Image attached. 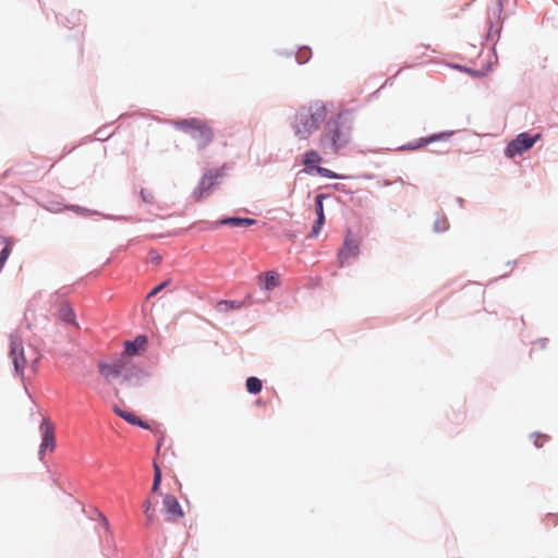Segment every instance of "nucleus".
Here are the masks:
<instances>
[{
  "instance_id": "8",
  "label": "nucleus",
  "mask_w": 558,
  "mask_h": 558,
  "mask_svg": "<svg viewBox=\"0 0 558 558\" xmlns=\"http://www.w3.org/2000/svg\"><path fill=\"white\" fill-rule=\"evenodd\" d=\"M360 254V241L351 233L347 234L342 247L338 252V260L340 266L351 258Z\"/></svg>"
},
{
  "instance_id": "28",
  "label": "nucleus",
  "mask_w": 558,
  "mask_h": 558,
  "mask_svg": "<svg viewBox=\"0 0 558 558\" xmlns=\"http://www.w3.org/2000/svg\"><path fill=\"white\" fill-rule=\"evenodd\" d=\"M93 513L95 514V517H90L92 520H100L104 522L107 521L106 517L101 512H99L97 509H94Z\"/></svg>"
},
{
  "instance_id": "13",
  "label": "nucleus",
  "mask_w": 558,
  "mask_h": 558,
  "mask_svg": "<svg viewBox=\"0 0 558 558\" xmlns=\"http://www.w3.org/2000/svg\"><path fill=\"white\" fill-rule=\"evenodd\" d=\"M264 289L272 290L279 286V275L276 271H267L259 277Z\"/></svg>"
},
{
  "instance_id": "32",
  "label": "nucleus",
  "mask_w": 558,
  "mask_h": 558,
  "mask_svg": "<svg viewBox=\"0 0 558 558\" xmlns=\"http://www.w3.org/2000/svg\"><path fill=\"white\" fill-rule=\"evenodd\" d=\"M124 380L131 383V376L129 374L124 375Z\"/></svg>"
},
{
  "instance_id": "21",
  "label": "nucleus",
  "mask_w": 558,
  "mask_h": 558,
  "mask_svg": "<svg viewBox=\"0 0 558 558\" xmlns=\"http://www.w3.org/2000/svg\"><path fill=\"white\" fill-rule=\"evenodd\" d=\"M327 197L325 194H318L315 197V213L317 218H325L323 201Z\"/></svg>"
},
{
  "instance_id": "19",
  "label": "nucleus",
  "mask_w": 558,
  "mask_h": 558,
  "mask_svg": "<svg viewBox=\"0 0 558 558\" xmlns=\"http://www.w3.org/2000/svg\"><path fill=\"white\" fill-rule=\"evenodd\" d=\"M322 161V157L316 150H308L304 155L303 162L305 166H311Z\"/></svg>"
},
{
  "instance_id": "17",
  "label": "nucleus",
  "mask_w": 558,
  "mask_h": 558,
  "mask_svg": "<svg viewBox=\"0 0 558 558\" xmlns=\"http://www.w3.org/2000/svg\"><path fill=\"white\" fill-rule=\"evenodd\" d=\"M242 306H243L242 302L223 300V301H220L217 303L216 310L220 313H227L231 310H239Z\"/></svg>"
},
{
  "instance_id": "6",
  "label": "nucleus",
  "mask_w": 558,
  "mask_h": 558,
  "mask_svg": "<svg viewBox=\"0 0 558 558\" xmlns=\"http://www.w3.org/2000/svg\"><path fill=\"white\" fill-rule=\"evenodd\" d=\"M539 137L541 134H536L534 136H531L527 133L519 134L506 147V156L513 158L517 155L523 154L524 151L529 150Z\"/></svg>"
},
{
  "instance_id": "2",
  "label": "nucleus",
  "mask_w": 558,
  "mask_h": 558,
  "mask_svg": "<svg viewBox=\"0 0 558 558\" xmlns=\"http://www.w3.org/2000/svg\"><path fill=\"white\" fill-rule=\"evenodd\" d=\"M340 117L329 120L320 135V146L325 153L338 154L351 140L349 126L340 122Z\"/></svg>"
},
{
  "instance_id": "12",
  "label": "nucleus",
  "mask_w": 558,
  "mask_h": 558,
  "mask_svg": "<svg viewBox=\"0 0 558 558\" xmlns=\"http://www.w3.org/2000/svg\"><path fill=\"white\" fill-rule=\"evenodd\" d=\"M449 135H450L449 133H439V134H434L428 137H422V138L417 140L416 142L409 144L408 149L414 150V149L425 147L426 145H428L433 142L447 138Z\"/></svg>"
},
{
  "instance_id": "10",
  "label": "nucleus",
  "mask_w": 558,
  "mask_h": 558,
  "mask_svg": "<svg viewBox=\"0 0 558 558\" xmlns=\"http://www.w3.org/2000/svg\"><path fill=\"white\" fill-rule=\"evenodd\" d=\"M163 509L167 514V519L170 521H178L184 517L181 505L172 495H166L163 497Z\"/></svg>"
},
{
  "instance_id": "5",
  "label": "nucleus",
  "mask_w": 558,
  "mask_h": 558,
  "mask_svg": "<svg viewBox=\"0 0 558 558\" xmlns=\"http://www.w3.org/2000/svg\"><path fill=\"white\" fill-rule=\"evenodd\" d=\"M129 362L130 361L125 360V356H119L110 361L100 360L97 363V368L105 380L110 383L111 380L122 376L124 371L128 368Z\"/></svg>"
},
{
  "instance_id": "18",
  "label": "nucleus",
  "mask_w": 558,
  "mask_h": 558,
  "mask_svg": "<svg viewBox=\"0 0 558 558\" xmlns=\"http://www.w3.org/2000/svg\"><path fill=\"white\" fill-rule=\"evenodd\" d=\"M262 387L263 384L259 378L252 376L246 379V389L248 392L256 395L260 392Z\"/></svg>"
},
{
  "instance_id": "4",
  "label": "nucleus",
  "mask_w": 558,
  "mask_h": 558,
  "mask_svg": "<svg viewBox=\"0 0 558 558\" xmlns=\"http://www.w3.org/2000/svg\"><path fill=\"white\" fill-rule=\"evenodd\" d=\"M10 356L12 359L15 373L23 376L26 367H31L33 373H36L39 354L34 349H31L28 356H26L22 342L15 336L10 337Z\"/></svg>"
},
{
  "instance_id": "31",
  "label": "nucleus",
  "mask_w": 558,
  "mask_h": 558,
  "mask_svg": "<svg viewBox=\"0 0 558 558\" xmlns=\"http://www.w3.org/2000/svg\"><path fill=\"white\" fill-rule=\"evenodd\" d=\"M446 229H447V222L446 221L442 222L441 227H440V223H438V222L435 223V230L436 231H441V230H446Z\"/></svg>"
},
{
  "instance_id": "30",
  "label": "nucleus",
  "mask_w": 558,
  "mask_h": 558,
  "mask_svg": "<svg viewBox=\"0 0 558 558\" xmlns=\"http://www.w3.org/2000/svg\"><path fill=\"white\" fill-rule=\"evenodd\" d=\"M167 284V282H163L157 287H155L150 292H149V296H153L155 294H157L159 291H161L163 289V287Z\"/></svg>"
},
{
  "instance_id": "11",
  "label": "nucleus",
  "mask_w": 558,
  "mask_h": 558,
  "mask_svg": "<svg viewBox=\"0 0 558 558\" xmlns=\"http://www.w3.org/2000/svg\"><path fill=\"white\" fill-rule=\"evenodd\" d=\"M147 340L144 336L136 337L133 341L124 342V351L120 356H125L129 361L131 356L137 355L143 352L146 348Z\"/></svg>"
},
{
  "instance_id": "1",
  "label": "nucleus",
  "mask_w": 558,
  "mask_h": 558,
  "mask_svg": "<svg viewBox=\"0 0 558 558\" xmlns=\"http://www.w3.org/2000/svg\"><path fill=\"white\" fill-rule=\"evenodd\" d=\"M327 108L322 101H314L302 106L294 116L293 130L298 137L307 138L326 120Z\"/></svg>"
},
{
  "instance_id": "9",
  "label": "nucleus",
  "mask_w": 558,
  "mask_h": 558,
  "mask_svg": "<svg viewBox=\"0 0 558 558\" xmlns=\"http://www.w3.org/2000/svg\"><path fill=\"white\" fill-rule=\"evenodd\" d=\"M40 432L43 435V441L39 451L40 454H43L46 450L53 451L56 448L54 426L48 418L43 420L40 424Z\"/></svg>"
},
{
  "instance_id": "20",
  "label": "nucleus",
  "mask_w": 558,
  "mask_h": 558,
  "mask_svg": "<svg viewBox=\"0 0 558 558\" xmlns=\"http://www.w3.org/2000/svg\"><path fill=\"white\" fill-rule=\"evenodd\" d=\"M161 483V470L157 462H154V482L151 486V493H156L159 489Z\"/></svg>"
},
{
  "instance_id": "7",
  "label": "nucleus",
  "mask_w": 558,
  "mask_h": 558,
  "mask_svg": "<svg viewBox=\"0 0 558 558\" xmlns=\"http://www.w3.org/2000/svg\"><path fill=\"white\" fill-rule=\"evenodd\" d=\"M218 178L219 174L213 171H208L203 175L198 186L193 193L196 202H202L210 195L213 187L217 184Z\"/></svg>"
},
{
  "instance_id": "25",
  "label": "nucleus",
  "mask_w": 558,
  "mask_h": 558,
  "mask_svg": "<svg viewBox=\"0 0 558 558\" xmlns=\"http://www.w3.org/2000/svg\"><path fill=\"white\" fill-rule=\"evenodd\" d=\"M11 245L10 243L8 242L5 244V246L2 248V251L0 252V270L3 268L7 259L9 258L10 254H11Z\"/></svg>"
},
{
  "instance_id": "3",
  "label": "nucleus",
  "mask_w": 558,
  "mask_h": 558,
  "mask_svg": "<svg viewBox=\"0 0 558 558\" xmlns=\"http://www.w3.org/2000/svg\"><path fill=\"white\" fill-rule=\"evenodd\" d=\"M174 126L187 133L196 142L199 149L207 147L214 138V132L208 123L197 118L177 121Z\"/></svg>"
},
{
  "instance_id": "14",
  "label": "nucleus",
  "mask_w": 558,
  "mask_h": 558,
  "mask_svg": "<svg viewBox=\"0 0 558 558\" xmlns=\"http://www.w3.org/2000/svg\"><path fill=\"white\" fill-rule=\"evenodd\" d=\"M114 412L120 417H122L123 420L129 422L130 424L137 425V426H141L143 428H148V424L147 423H145L144 421H142L141 418H138L135 414H133L131 412H126V411H123V410L118 409V408L114 409Z\"/></svg>"
},
{
  "instance_id": "16",
  "label": "nucleus",
  "mask_w": 558,
  "mask_h": 558,
  "mask_svg": "<svg viewBox=\"0 0 558 558\" xmlns=\"http://www.w3.org/2000/svg\"><path fill=\"white\" fill-rule=\"evenodd\" d=\"M59 318L66 324H75V314L69 304H62L59 310Z\"/></svg>"
},
{
  "instance_id": "22",
  "label": "nucleus",
  "mask_w": 558,
  "mask_h": 558,
  "mask_svg": "<svg viewBox=\"0 0 558 558\" xmlns=\"http://www.w3.org/2000/svg\"><path fill=\"white\" fill-rule=\"evenodd\" d=\"M313 169L316 171V173H318L319 175H322L324 178H328V179L341 178L339 174L335 173L333 171H331L327 168L320 167V166H315Z\"/></svg>"
},
{
  "instance_id": "29",
  "label": "nucleus",
  "mask_w": 558,
  "mask_h": 558,
  "mask_svg": "<svg viewBox=\"0 0 558 558\" xmlns=\"http://www.w3.org/2000/svg\"><path fill=\"white\" fill-rule=\"evenodd\" d=\"M534 437H535V440H534L535 446L536 447H542L543 442L546 440V437L545 436H539V435H536Z\"/></svg>"
},
{
  "instance_id": "27",
  "label": "nucleus",
  "mask_w": 558,
  "mask_h": 558,
  "mask_svg": "<svg viewBox=\"0 0 558 558\" xmlns=\"http://www.w3.org/2000/svg\"><path fill=\"white\" fill-rule=\"evenodd\" d=\"M150 507H151L150 499H147V500L145 501V504L143 505V509H144V513L147 515V519H148V520H153V519H154V515H153V513L150 512Z\"/></svg>"
},
{
  "instance_id": "26",
  "label": "nucleus",
  "mask_w": 558,
  "mask_h": 558,
  "mask_svg": "<svg viewBox=\"0 0 558 558\" xmlns=\"http://www.w3.org/2000/svg\"><path fill=\"white\" fill-rule=\"evenodd\" d=\"M140 194H141V197L144 203L153 204L155 202V195H154L153 191H150L148 189H142Z\"/></svg>"
},
{
  "instance_id": "15",
  "label": "nucleus",
  "mask_w": 558,
  "mask_h": 558,
  "mask_svg": "<svg viewBox=\"0 0 558 558\" xmlns=\"http://www.w3.org/2000/svg\"><path fill=\"white\" fill-rule=\"evenodd\" d=\"M256 221L251 218H239V217H231L222 219L219 223L220 225H230L233 227H250L254 225Z\"/></svg>"
},
{
  "instance_id": "24",
  "label": "nucleus",
  "mask_w": 558,
  "mask_h": 558,
  "mask_svg": "<svg viewBox=\"0 0 558 558\" xmlns=\"http://www.w3.org/2000/svg\"><path fill=\"white\" fill-rule=\"evenodd\" d=\"M324 223H325V218H322V217L317 218L316 221L313 225V228H312V231L310 233V236L311 238H316L319 234Z\"/></svg>"
},
{
  "instance_id": "23",
  "label": "nucleus",
  "mask_w": 558,
  "mask_h": 558,
  "mask_svg": "<svg viewBox=\"0 0 558 558\" xmlns=\"http://www.w3.org/2000/svg\"><path fill=\"white\" fill-rule=\"evenodd\" d=\"M311 58V49L302 47L296 53V60L299 63H304Z\"/></svg>"
}]
</instances>
